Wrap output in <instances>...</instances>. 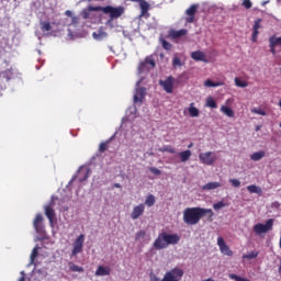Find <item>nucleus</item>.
<instances>
[{
	"instance_id": "obj_3",
	"label": "nucleus",
	"mask_w": 281,
	"mask_h": 281,
	"mask_svg": "<svg viewBox=\"0 0 281 281\" xmlns=\"http://www.w3.org/2000/svg\"><path fill=\"white\" fill-rule=\"evenodd\" d=\"M90 11H94V12H103L104 14H110V19H120V16H122V14H124V12H126V9L124 7H111V5H106V7H89Z\"/></svg>"
},
{
	"instance_id": "obj_37",
	"label": "nucleus",
	"mask_w": 281,
	"mask_h": 281,
	"mask_svg": "<svg viewBox=\"0 0 281 281\" xmlns=\"http://www.w3.org/2000/svg\"><path fill=\"white\" fill-rule=\"evenodd\" d=\"M160 43L162 48L166 49L167 52H170V49H172V44H170L168 41L160 40Z\"/></svg>"
},
{
	"instance_id": "obj_4",
	"label": "nucleus",
	"mask_w": 281,
	"mask_h": 281,
	"mask_svg": "<svg viewBox=\"0 0 281 281\" xmlns=\"http://www.w3.org/2000/svg\"><path fill=\"white\" fill-rule=\"evenodd\" d=\"M271 229H273V218L268 220L266 224L258 223L254 226V232L257 236L267 234V232H271Z\"/></svg>"
},
{
	"instance_id": "obj_26",
	"label": "nucleus",
	"mask_w": 281,
	"mask_h": 281,
	"mask_svg": "<svg viewBox=\"0 0 281 281\" xmlns=\"http://www.w3.org/2000/svg\"><path fill=\"white\" fill-rule=\"evenodd\" d=\"M221 112L224 113L227 117H234V110L232 108L222 105L221 106Z\"/></svg>"
},
{
	"instance_id": "obj_13",
	"label": "nucleus",
	"mask_w": 281,
	"mask_h": 281,
	"mask_svg": "<svg viewBox=\"0 0 281 281\" xmlns=\"http://www.w3.org/2000/svg\"><path fill=\"white\" fill-rule=\"evenodd\" d=\"M33 227L37 234H43V215L38 213L33 222Z\"/></svg>"
},
{
	"instance_id": "obj_21",
	"label": "nucleus",
	"mask_w": 281,
	"mask_h": 281,
	"mask_svg": "<svg viewBox=\"0 0 281 281\" xmlns=\"http://www.w3.org/2000/svg\"><path fill=\"white\" fill-rule=\"evenodd\" d=\"M69 271H72L74 273H85V268L74 263L72 261L68 262Z\"/></svg>"
},
{
	"instance_id": "obj_29",
	"label": "nucleus",
	"mask_w": 281,
	"mask_h": 281,
	"mask_svg": "<svg viewBox=\"0 0 281 281\" xmlns=\"http://www.w3.org/2000/svg\"><path fill=\"white\" fill-rule=\"evenodd\" d=\"M223 82H221V81H217V82H214V81H212V79H206L205 81H204V87H223Z\"/></svg>"
},
{
	"instance_id": "obj_14",
	"label": "nucleus",
	"mask_w": 281,
	"mask_h": 281,
	"mask_svg": "<svg viewBox=\"0 0 281 281\" xmlns=\"http://www.w3.org/2000/svg\"><path fill=\"white\" fill-rule=\"evenodd\" d=\"M262 23V19H257L254 23L252 26V35H251V41L252 43H256L258 41V34H260V27H262V25H260Z\"/></svg>"
},
{
	"instance_id": "obj_6",
	"label": "nucleus",
	"mask_w": 281,
	"mask_h": 281,
	"mask_svg": "<svg viewBox=\"0 0 281 281\" xmlns=\"http://www.w3.org/2000/svg\"><path fill=\"white\" fill-rule=\"evenodd\" d=\"M54 201L44 207L45 216L49 221V225L54 227V221H56V211L54 210Z\"/></svg>"
},
{
	"instance_id": "obj_46",
	"label": "nucleus",
	"mask_w": 281,
	"mask_h": 281,
	"mask_svg": "<svg viewBox=\"0 0 281 281\" xmlns=\"http://www.w3.org/2000/svg\"><path fill=\"white\" fill-rule=\"evenodd\" d=\"M79 175H83L85 177L82 179H79V181H87L89 179V170L87 171H79Z\"/></svg>"
},
{
	"instance_id": "obj_52",
	"label": "nucleus",
	"mask_w": 281,
	"mask_h": 281,
	"mask_svg": "<svg viewBox=\"0 0 281 281\" xmlns=\"http://www.w3.org/2000/svg\"><path fill=\"white\" fill-rule=\"evenodd\" d=\"M114 188H122V184H120V183H114Z\"/></svg>"
},
{
	"instance_id": "obj_31",
	"label": "nucleus",
	"mask_w": 281,
	"mask_h": 281,
	"mask_svg": "<svg viewBox=\"0 0 281 281\" xmlns=\"http://www.w3.org/2000/svg\"><path fill=\"white\" fill-rule=\"evenodd\" d=\"M40 25H41V30H42L43 32H50V30H52V23H50V22L42 21V22L40 23Z\"/></svg>"
},
{
	"instance_id": "obj_55",
	"label": "nucleus",
	"mask_w": 281,
	"mask_h": 281,
	"mask_svg": "<svg viewBox=\"0 0 281 281\" xmlns=\"http://www.w3.org/2000/svg\"><path fill=\"white\" fill-rule=\"evenodd\" d=\"M19 281H25V277L20 278Z\"/></svg>"
},
{
	"instance_id": "obj_34",
	"label": "nucleus",
	"mask_w": 281,
	"mask_h": 281,
	"mask_svg": "<svg viewBox=\"0 0 281 281\" xmlns=\"http://www.w3.org/2000/svg\"><path fill=\"white\" fill-rule=\"evenodd\" d=\"M155 195L149 194L145 200V205H147V207H153V205H155Z\"/></svg>"
},
{
	"instance_id": "obj_5",
	"label": "nucleus",
	"mask_w": 281,
	"mask_h": 281,
	"mask_svg": "<svg viewBox=\"0 0 281 281\" xmlns=\"http://www.w3.org/2000/svg\"><path fill=\"white\" fill-rule=\"evenodd\" d=\"M199 159L204 166H214L216 164V155L212 151L201 153Z\"/></svg>"
},
{
	"instance_id": "obj_36",
	"label": "nucleus",
	"mask_w": 281,
	"mask_h": 281,
	"mask_svg": "<svg viewBox=\"0 0 281 281\" xmlns=\"http://www.w3.org/2000/svg\"><path fill=\"white\" fill-rule=\"evenodd\" d=\"M228 277L231 280H235V281H250L247 278H243V277H240L238 274H234V273L228 274Z\"/></svg>"
},
{
	"instance_id": "obj_51",
	"label": "nucleus",
	"mask_w": 281,
	"mask_h": 281,
	"mask_svg": "<svg viewBox=\"0 0 281 281\" xmlns=\"http://www.w3.org/2000/svg\"><path fill=\"white\" fill-rule=\"evenodd\" d=\"M66 16H69L70 19L74 16V13L70 10H67L65 12Z\"/></svg>"
},
{
	"instance_id": "obj_35",
	"label": "nucleus",
	"mask_w": 281,
	"mask_h": 281,
	"mask_svg": "<svg viewBox=\"0 0 281 281\" xmlns=\"http://www.w3.org/2000/svg\"><path fill=\"white\" fill-rule=\"evenodd\" d=\"M206 106H209V109H216L218 105L216 104V101L214 100V98L209 97L206 99Z\"/></svg>"
},
{
	"instance_id": "obj_45",
	"label": "nucleus",
	"mask_w": 281,
	"mask_h": 281,
	"mask_svg": "<svg viewBox=\"0 0 281 281\" xmlns=\"http://www.w3.org/2000/svg\"><path fill=\"white\" fill-rule=\"evenodd\" d=\"M172 65H173V67H181V59L179 58V57H175L173 59H172Z\"/></svg>"
},
{
	"instance_id": "obj_39",
	"label": "nucleus",
	"mask_w": 281,
	"mask_h": 281,
	"mask_svg": "<svg viewBox=\"0 0 281 281\" xmlns=\"http://www.w3.org/2000/svg\"><path fill=\"white\" fill-rule=\"evenodd\" d=\"M278 45L276 44V42H273V40L270 37L269 38V47H270V52L273 56H276V47Z\"/></svg>"
},
{
	"instance_id": "obj_48",
	"label": "nucleus",
	"mask_w": 281,
	"mask_h": 281,
	"mask_svg": "<svg viewBox=\"0 0 281 281\" xmlns=\"http://www.w3.org/2000/svg\"><path fill=\"white\" fill-rule=\"evenodd\" d=\"M70 19H71V25H78V23L80 22V19L76 15H72Z\"/></svg>"
},
{
	"instance_id": "obj_28",
	"label": "nucleus",
	"mask_w": 281,
	"mask_h": 281,
	"mask_svg": "<svg viewBox=\"0 0 281 281\" xmlns=\"http://www.w3.org/2000/svg\"><path fill=\"white\" fill-rule=\"evenodd\" d=\"M38 246H35L31 252L30 256V260H31V265H34V262L36 261V258H38Z\"/></svg>"
},
{
	"instance_id": "obj_15",
	"label": "nucleus",
	"mask_w": 281,
	"mask_h": 281,
	"mask_svg": "<svg viewBox=\"0 0 281 281\" xmlns=\"http://www.w3.org/2000/svg\"><path fill=\"white\" fill-rule=\"evenodd\" d=\"M147 65H150L151 69H155L157 64L153 57H146L145 60L139 64L138 71H146V69H148Z\"/></svg>"
},
{
	"instance_id": "obj_19",
	"label": "nucleus",
	"mask_w": 281,
	"mask_h": 281,
	"mask_svg": "<svg viewBox=\"0 0 281 281\" xmlns=\"http://www.w3.org/2000/svg\"><path fill=\"white\" fill-rule=\"evenodd\" d=\"M178 157H180V161L186 164V161H190V157H192V150L187 149L184 151L178 153Z\"/></svg>"
},
{
	"instance_id": "obj_2",
	"label": "nucleus",
	"mask_w": 281,
	"mask_h": 281,
	"mask_svg": "<svg viewBox=\"0 0 281 281\" xmlns=\"http://www.w3.org/2000/svg\"><path fill=\"white\" fill-rule=\"evenodd\" d=\"M180 240L181 236L178 234H168L162 232L158 234V237L155 239L153 247L159 251L161 249H168L170 245H179Z\"/></svg>"
},
{
	"instance_id": "obj_22",
	"label": "nucleus",
	"mask_w": 281,
	"mask_h": 281,
	"mask_svg": "<svg viewBox=\"0 0 281 281\" xmlns=\"http://www.w3.org/2000/svg\"><path fill=\"white\" fill-rule=\"evenodd\" d=\"M247 190L250 194H258L259 196H262V188L256 184L248 186Z\"/></svg>"
},
{
	"instance_id": "obj_12",
	"label": "nucleus",
	"mask_w": 281,
	"mask_h": 281,
	"mask_svg": "<svg viewBox=\"0 0 281 281\" xmlns=\"http://www.w3.org/2000/svg\"><path fill=\"white\" fill-rule=\"evenodd\" d=\"M192 60H195V63H210L207 60V56L203 53V50H195L191 53Z\"/></svg>"
},
{
	"instance_id": "obj_27",
	"label": "nucleus",
	"mask_w": 281,
	"mask_h": 281,
	"mask_svg": "<svg viewBox=\"0 0 281 281\" xmlns=\"http://www.w3.org/2000/svg\"><path fill=\"white\" fill-rule=\"evenodd\" d=\"M159 153H170V155H175L177 153V149L172 147L171 145H165L164 147H160Z\"/></svg>"
},
{
	"instance_id": "obj_9",
	"label": "nucleus",
	"mask_w": 281,
	"mask_h": 281,
	"mask_svg": "<svg viewBox=\"0 0 281 281\" xmlns=\"http://www.w3.org/2000/svg\"><path fill=\"white\" fill-rule=\"evenodd\" d=\"M217 246L220 247V251L224 256H234V251H232V249H229V246H227V244L225 243V239L223 237L217 238Z\"/></svg>"
},
{
	"instance_id": "obj_1",
	"label": "nucleus",
	"mask_w": 281,
	"mask_h": 281,
	"mask_svg": "<svg viewBox=\"0 0 281 281\" xmlns=\"http://www.w3.org/2000/svg\"><path fill=\"white\" fill-rule=\"evenodd\" d=\"M203 216H207L209 221H213L214 211H212V209H203L200 206L187 207L183 211V223H186V225H199Z\"/></svg>"
},
{
	"instance_id": "obj_20",
	"label": "nucleus",
	"mask_w": 281,
	"mask_h": 281,
	"mask_svg": "<svg viewBox=\"0 0 281 281\" xmlns=\"http://www.w3.org/2000/svg\"><path fill=\"white\" fill-rule=\"evenodd\" d=\"M138 3L140 8V16H145L146 14H148V10H150V4H148L146 0H142Z\"/></svg>"
},
{
	"instance_id": "obj_53",
	"label": "nucleus",
	"mask_w": 281,
	"mask_h": 281,
	"mask_svg": "<svg viewBox=\"0 0 281 281\" xmlns=\"http://www.w3.org/2000/svg\"><path fill=\"white\" fill-rule=\"evenodd\" d=\"M279 274L281 276V258H280V266H279Z\"/></svg>"
},
{
	"instance_id": "obj_44",
	"label": "nucleus",
	"mask_w": 281,
	"mask_h": 281,
	"mask_svg": "<svg viewBox=\"0 0 281 281\" xmlns=\"http://www.w3.org/2000/svg\"><path fill=\"white\" fill-rule=\"evenodd\" d=\"M149 172H151L153 175H156L157 177L161 175V170L157 169V167H150Z\"/></svg>"
},
{
	"instance_id": "obj_30",
	"label": "nucleus",
	"mask_w": 281,
	"mask_h": 281,
	"mask_svg": "<svg viewBox=\"0 0 281 281\" xmlns=\"http://www.w3.org/2000/svg\"><path fill=\"white\" fill-rule=\"evenodd\" d=\"M199 110L194 106V103H191L189 106V114L191 117H199Z\"/></svg>"
},
{
	"instance_id": "obj_56",
	"label": "nucleus",
	"mask_w": 281,
	"mask_h": 281,
	"mask_svg": "<svg viewBox=\"0 0 281 281\" xmlns=\"http://www.w3.org/2000/svg\"><path fill=\"white\" fill-rule=\"evenodd\" d=\"M189 148H192V144L189 145Z\"/></svg>"
},
{
	"instance_id": "obj_47",
	"label": "nucleus",
	"mask_w": 281,
	"mask_h": 281,
	"mask_svg": "<svg viewBox=\"0 0 281 281\" xmlns=\"http://www.w3.org/2000/svg\"><path fill=\"white\" fill-rule=\"evenodd\" d=\"M270 38L273 41V43H276V45H279L281 47V36L277 37L276 35H273Z\"/></svg>"
},
{
	"instance_id": "obj_8",
	"label": "nucleus",
	"mask_w": 281,
	"mask_h": 281,
	"mask_svg": "<svg viewBox=\"0 0 281 281\" xmlns=\"http://www.w3.org/2000/svg\"><path fill=\"white\" fill-rule=\"evenodd\" d=\"M159 85L166 93H172L175 89V77L169 76L166 80H160Z\"/></svg>"
},
{
	"instance_id": "obj_18",
	"label": "nucleus",
	"mask_w": 281,
	"mask_h": 281,
	"mask_svg": "<svg viewBox=\"0 0 281 281\" xmlns=\"http://www.w3.org/2000/svg\"><path fill=\"white\" fill-rule=\"evenodd\" d=\"M94 276L102 277V276H111V268L99 266L97 271L94 272Z\"/></svg>"
},
{
	"instance_id": "obj_7",
	"label": "nucleus",
	"mask_w": 281,
	"mask_h": 281,
	"mask_svg": "<svg viewBox=\"0 0 281 281\" xmlns=\"http://www.w3.org/2000/svg\"><path fill=\"white\" fill-rule=\"evenodd\" d=\"M82 247H85V234H81L76 238L71 255L78 256V254H81Z\"/></svg>"
},
{
	"instance_id": "obj_54",
	"label": "nucleus",
	"mask_w": 281,
	"mask_h": 281,
	"mask_svg": "<svg viewBox=\"0 0 281 281\" xmlns=\"http://www.w3.org/2000/svg\"><path fill=\"white\" fill-rule=\"evenodd\" d=\"M267 3H269V1H263V2H262V5H267Z\"/></svg>"
},
{
	"instance_id": "obj_42",
	"label": "nucleus",
	"mask_w": 281,
	"mask_h": 281,
	"mask_svg": "<svg viewBox=\"0 0 281 281\" xmlns=\"http://www.w3.org/2000/svg\"><path fill=\"white\" fill-rule=\"evenodd\" d=\"M241 5H244V8H246V10H251L254 3H251V0H244Z\"/></svg>"
},
{
	"instance_id": "obj_24",
	"label": "nucleus",
	"mask_w": 281,
	"mask_h": 281,
	"mask_svg": "<svg viewBox=\"0 0 281 281\" xmlns=\"http://www.w3.org/2000/svg\"><path fill=\"white\" fill-rule=\"evenodd\" d=\"M221 186H223L221 182H209L202 187V190H216Z\"/></svg>"
},
{
	"instance_id": "obj_38",
	"label": "nucleus",
	"mask_w": 281,
	"mask_h": 281,
	"mask_svg": "<svg viewBox=\"0 0 281 281\" xmlns=\"http://www.w3.org/2000/svg\"><path fill=\"white\" fill-rule=\"evenodd\" d=\"M223 207H227V203L220 201L215 204H213V210L218 211V210H223Z\"/></svg>"
},
{
	"instance_id": "obj_25",
	"label": "nucleus",
	"mask_w": 281,
	"mask_h": 281,
	"mask_svg": "<svg viewBox=\"0 0 281 281\" xmlns=\"http://www.w3.org/2000/svg\"><path fill=\"white\" fill-rule=\"evenodd\" d=\"M260 256V252L258 250H252L248 252L247 255H243L244 260H254Z\"/></svg>"
},
{
	"instance_id": "obj_50",
	"label": "nucleus",
	"mask_w": 281,
	"mask_h": 281,
	"mask_svg": "<svg viewBox=\"0 0 281 281\" xmlns=\"http://www.w3.org/2000/svg\"><path fill=\"white\" fill-rule=\"evenodd\" d=\"M89 12H91V10H89V7H88L87 10H83V11H82V18H83V19H89Z\"/></svg>"
},
{
	"instance_id": "obj_41",
	"label": "nucleus",
	"mask_w": 281,
	"mask_h": 281,
	"mask_svg": "<svg viewBox=\"0 0 281 281\" xmlns=\"http://www.w3.org/2000/svg\"><path fill=\"white\" fill-rule=\"evenodd\" d=\"M142 238H146V231H138L135 234V240H142Z\"/></svg>"
},
{
	"instance_id": "obj_33",
	"label": "nucleus",
	"mask_w": 281,
	"mask_h": 281,
	"mask_svg": "<svg viewBox=\"0 0 281 281\" xmlns=\"http://www.w3.org/2000/svg\"><path fill=\"white\" fill-rule=\"evenodd\" d=\"M235 85L236 87H239L240 89H245V87H249V83L245 80H240V78H235Z\"/></svg>"
},
{
	"instance_id": "obj_16",
	"label": "nucleus",
	"mask_w": 281,
	"mask_h": 281,
	"mask_svg": "<svg viewBox=\"0 0 281 281\" xmlns=\"http://www.w3.org/2000/svg\"><path fill=\"white\" fill-rule=\"evenodd\" d=\"M144 98H146V88H138L134 94V103L137 104L139 102H144Z\"/></svg>"
},
{
	"instance_id": "obj_10",
	"label": "nucleus",
	"mask_w": 281,
	"mask_h": 281,
	"mask_svg": "<svg viewBox=\"0 0 281 281\" xmlns=\"http://www.w3.org/2000/svg\"><path fill=\"white\" fill-rule=\"evenodd\" d=\"M199 10V4H192L189 9L186 10V23H192L194 21V16Z\"/></svg>"
},
{
	"instance_id": "obj_17",
	"label": "nucleus",
	"mask_w": 281,
	"mask_h": 281,
	"mask_svg": "<svg viewBox=\"0 0 281 281\" xmlns=\"http://www.w3.org/2000/svg\"><path fill=\"white\" fill-rule=\"evenodd\" d=\"M188 34V30H186V29H182V30H175V29H172V30H170L169 31V36H170V38H181V36H186Z\"/></svg>"
},
{
	"instance_id": "obj_32",
	"label": "nucleus",
	"mask_w": 281,
	"mask_h": 281,
	"mask_svg": "<svg viewBox=\"0 0 281 281\" xmlns=\"http://www.w3.org/2000/svg\"><path fill=\"white\" fill-rule=\"evenodd\" d=\"M92 36L95 41H102V38H106V32L100 31L99 33L93 32Z\"/></svg>"
},
{
	"instance_id": "obj_23",
	"label": "nucleus",
	"mask_w": 281,
	"mask_h": 281,
	"mask_svg": "<svg viewBox=\"0 0 281 281\" xmlns=\"http://www.w3.org/2000/svg\"><path fill=\"white\" fill-rule=\"evenodd\" d=\"M266 155H267V153H265V150H260V151L251 154L250 159H251V161H260V159H262Z\"/></svg>"
},
{
	"instance_id": "obj_40",
	"label": "nucleus",
	"mask_w": 281,
	"mask_h": 281,
	"mask_svg": "<svg viewBox=\"0 0 281 281\" xmlns=\"http://www.w3.org/2000/svg\"><path fill=\"white\" fill-rule=\"evenodd\" d=\"M251 113H255L256 115H262V116L267 115V112H265V110L260 108H254L251 110Z\"/></svg>"
},
{
	"instance_id": "obj_43",
	"label": "nucleus",
	"mask_w": 281,
	"mask_h": 281,
	"mask_svg": "<svg viewBox=\"0 0 281 281\" xmlns=\"http://www.w3.org/2000/svg\"><path fill=\"white\" fill-rule=\"evenodd\" d=\"M229 183H232L233 188H238L240 186V180L236 178L229 179Z\"/></svg>"
},
{
	"instance_id": "obj_11",
	"label": "nucleus",
	"mask_w": 281,
	"mask_h": 281,
	"mask_svg": "<svg viewBox=\"0 0 281 281\" xmlns=\"http://www.w3.org/2000/svg\"><path fill=\"white\" fill-rule=\"evenodd\" d=\"M145 210H146V204H144V203L134 206V209L131 213V218L133 221H137V218H139V216H142L144 214Z\"/></svg>"
},
{
	"instance_id": "obj_49",
	"label": "nucleus",
	"mask_w": 281,
	"mask_h": 281,
	"mask_svg": "<svg viewBox=\"0 0 281 281\" xmlns=\"http://www.w3.org/2000/svg\"><path fill=\"white\" fill-rule=\"evenodd\" d=\"M99 151L100 153H105L106 151V143H101L99 146Z\"/></svg>"
}]
</instances>
